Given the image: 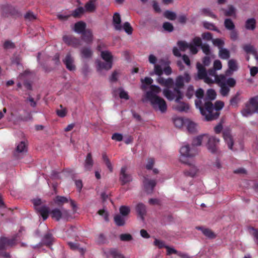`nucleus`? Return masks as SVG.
I'll return each mask as SVG.
<instances>
[{"label":"nucleus","instance_id":"c03bdc74","mask_svg":"<svg viewBox=\"0 0 258 258\" xmlns=\"http://www.w3.org/2000/svg\"><path fill=\"white\" fill-rule=\"evenodd\" d=\"M131 210L129 207L126 206H121L119 208V212L120 215L122 216H126L130 213Z\"/></svg>","mask_w":258,"mask_h":258},{"label":"nucleus","instance_id":"a18cd8bd","mask_svg":"<svg viewBox=\"0 0 258 258\" xmlns=\"http://www.w3.org/2000/svg\"><path fill=\"white\" fill-rule=\"evenodd\" d=\"M240 95V93L239 92H237L236 94L233 96L230 100V105L232 106H236L238 103L239 102L240 100L239 96Z\"/></svg>","mask_w":258,"mask_h":258},{"label":"nucleus","instance_id":"f3484780","mask_svg":"<svg viewBox=\"0 0 258 258\" xmlns=\"http://www.w3.org/2000/svg\"><path fill=\"white\" fill-rule=\"evenodd\" d=\"M97 0H88L84 7L85 12L92 13L95 11L96 9V2Z\"/></svg>","mask_w":258,"mask_h":258},{"label":"nucleus","instance_id":"052dcab7","mask_svg":"<svg viewBox=\"0 0 258 258\" xmlns=\"http://www.w3.org/2000/svg\"><path fill=\"white\" fill-rule=\"evenodd\" d=\"M195 93L194 88L192 85H189L186 91V96L188 98L190 99Z\"/></svg>","mask_w":258,"mask_h":258},{"label":"nucleus","instance_id":"6ab92c4d","mask_svg":"<svg viewBox=\"0 0 258 258\" xmlns=\"http://www.w3.org/2000/svg\"><path fill=\"white\" fill-rule=\"evenodd\" d=\"M216 70L213 69H209L207 72V75H208L210 76L214 77V82H215L217 83H219L221 81L225 79V77L223 75H221L218 76L217 75L216 72Z\"/></svg>","mask_w":258,"mask_h":258},{"label":"nucleus","instance_id":"ddd939ff","mask_svg":"<svg viewBox=\"0 0 258 258\" xmlns=\"http://www.w3.org/2000/svg\"><path fill=\"white\" fill-rule=\"evenodd\" d=\"M143 184L146 191L148 194H151L153 192L154 187L156 184L155 180L149 179L147 177H144Z\"/></svg>","mask_w":258,"mask_h":258},{"label":"nucleus","instance_id":"4be33fe9","mask_svg":"<svg viewBox=\"0 0 258 258\" xmlns=\"http://www.w3.org/2000/svg\"><path fill=\"white\" fill-rule=\"evenodd\" d=\"M157 82L162 86L169 87L173 84V80L171 78L164 79L161 76H159L157 79Z\"/></svg>","mask_w":258,"mask_h":258},{"label":"nucleus","instance_id":"9d476101","mask_svg":"<svg viewBox=\"0 0 258 258\" xmlns=\"http://www.w3.org/2000/svg\"><path fill=\"white\" fill-rule=\"evenodd\" d=\"M1 8L2 15L5 17H8L9 15L15 16L18 13L15 8L8 4L2 5Z\"/></svg>","mask_w":258,"mask_h":258},{"label":"nucleus","instance_id":"5fc2aeb1","mask_svg":"<svg viewBox=\"0 0 258 258\" xmlns=\"http://www.w3.org/2000/svg\"><path fill=\"white\" fill-rule=\"evenodd\" d=\"M173 123L175 126L178 128H180L185 123L183 118L181 117H177L174 119Z\"/></svg>","mask_w":258,"mask_h":258},{"label":"nucleus","instance_id":"2eb2a0df","mask_svg":"<svg viewBox=\"0 0 258 258\" xmlns=\"http://www.w3.org/2000/svg\"><path fill=\"white\" fill-rule=\"evenodd\" d=\"M63 62L65 64L67 69L69 71H73L76 70V66L74 64V59L70 53L66 55Z\"/></svg>","mask_w":258,"mask_h":258},{"label":"nucleus","instance_id":"423d86ee","mask_svg":"<svg viewBox=\"0 0 258 258\" xmlns=\"http://www.w3.org/2000/svg\"><path fill=\"white\" fill-rule=\"evenodd\" d=\"M197 68L198 70V74L195 76V80H204V82L207 84H211L214 83V80L210 78L207 75V72L206 68L200 62L197 63Z\"/></svg>","mask_w":258,"mask_h":258},{"label":"nucleus","instance_id":"338daca9","mask_svg":"<svg viewBox=\"0 0 258 258\" xmlns=\"http://www.w3.org/2000/svg\"><path fill=\"white\" fill-rule=\"evenodd\" d=\"M227 84V86L228 87H234L236 85V81L232 78H228L225 82H223Z\"/></svg>","mask_w":258,"mask_h":258},{"label":"nucleus","instance_id":"f03ea898","mask_svg":"<svg viewBox=\"0 0 258 258\" xmlns=\"http://www.w3.org/2000/svg\"><path fill=\"white\" fill-rule=\"evenodd\" d=\"M208 135H203L198 136L192 140L191 147L188 145H185L181 147L180 153L181 155L186 157H192L198 153L197 146H200L203 140H206Z\"/></svg>","mask_w":258,"mask_h":258},{"label":"nucleus","instance_id":"cd10ccee","mask_svg":"<svg viewBox=\"0 0 258 258\" xmlns=\"http://www.w3.org/2000/svg\"><path fill=\"white\" fill-rule=\"evenodd\" d=\"M108 256L112 258H125L124 255L118 250L112 249L109 250L108 253Z\"/></svg>","mask_w":258,"mask_h":258},{"label":"nucleus","instance_id":"f704fd0d","mask_svg":"<svg viewBox=\"0 0 258 258\" xmlns=\"http://www.w3.org/2000/svg\"><path fill=\"white\" fill-rule=\"evenodd\" d=\"M256 21L254 18L248 19L245 22V28L247 30H253L255 29Z\"/></svg>","mask_w":258,"mask_h":258},{"label":"nucleus","instance_id":"bb28decb","mask_svg":"<svg viewBox=\"0 0 258 258\" xmlns=\"http://www.w3.org/2000/svg\"><path fill=\"white\" fill-rule=\"evenodd\" d=\"M86 24L83 21H80L75 23L74 26L75 31L78 33H83L86 30Z\"/></svg>","mask_w":258,"mask_h":258},{"label":"nucleus","instance_id":"0e129e2a","mask_svg":"<svg viewBox=\"0 0 258 258\" xmlns=\"http://www.w3.org/2000/svg\"><path fill=\"white\" fill-rule=\"evenodd\" d=\"M203 52L207 55H209L211 52L210 46L208 44L204 43L201 46Z\"/></svg>","mask_w":258,"mask_h":258},{"label":"nucleus","instance_id":"0eeeda50","mask_svg":"<svg viewBox=\"0 0 258 258\" xmlns=\"http://www.w3.org/2000/svg\"><path fill=\"white\" fill-rule=\"evenodd\" d=\"M206 140L208 141L207 146L208 150L213 153H216L220 140L215 137H210L208 135V138H206Z\"/></svg>","mask_w":258,"mask_h":258},{"label":"nucleus","instance_id":"4c0bfd02","mask_svg":"<svg viewBox=\"0 0 258 258\" xmlns=\"http://www.w3.org/2000/svg\"><path fill=\"white\" fill-rule=\"evenodd\" d=\"M224 25L225 28L229 31L233 30V29H235V26L230 19H226L224 20Z\"/></svg>","mask_w":258,"mask_h":258},{"label":"nucleus","instance_id":"c9c22d12","mask_svg":"<svg viewBox=\"0 0 258 258\" xmlns=\"http://www.w3.org/2000/svg\"><path fill=\"white\" fill-rule=\"evenodd\" d=\"M120 215L117 214L114 217V221L116 225L122 226L125 224V219Z\"/></svg>","mask_w":258,"mask_h":258},{"label":"nucleus","instance_id":"20e7f679","mask_svg":"<svg viewBox=\"0 0 258 258\" xmlns=\"http://www.w3.org/2000/svg\"><path fill=\"white\" fill-rule=\"evenodd\" d=\"M241 113L244 116H248L254 113H258V96L251 98Z\"/></svg>","mask_w":258,"mask_h":258},{"label":"nucleus","instance_id":"3c124183","mask_svg":"<svg viewBox=\"0 0 258 258\" xmlns=\"http://www.w3.org/2000/svg\"><path fill=\"white\" fill-rule=\"evenodd\" d=\"M69 200L65 197L63 196H57L55 199V203L58 206L63 203H68Z\"/></svg>","mask_w":258,"mask_h":258},{"label":"nucleus","instance_id":"864d4df0","mask_svg":"<svg viewBox=\"0 0 258 258\" xmlns=\"http://www.w3.org/2000/svg\"><path fill=\"white\" fill-rule=\"evenodd\" d=\"M68 244L72 249L78 250L82 253V254H83L85 253V250L83 248L79 247V246L77 243L68 242Z\"/></svg>","mask_w":258,"mask_h":258},{"label":"nucleus","instance_id":"6e6552de","mask_svg":"<svg viewBox=\"0 0 258 258\" xmlns=\"http://www.w3.org/2000/svg\"><path fill=\"white\" fill-rule=\"evenodd\" d=\"M16 244V237L11 238L3 237L0 238V249H6Z\"/></svg>","mask_w":258,"mask_h":258},{"label":"nucleus","instance_id":"a878e982","mask_svg":"<svg viewBox=\"0 0 258 258\" xmlns=\"http://www.w3.org/2000/svg\"><path fill=\"white\" fill-rule=\"evenodd\" d=\"M97 71L100 72L102 70H109L112 66V63L109 62L97 61Z\"/></svg>","mask_w":258,"mask_h":258},{"label":"nucleus","instance_id":"412c9836","mask_svg":"<svg viewBox=\"0 0 258 258\" xmlns=\"http://www.w3.org/2000/svg\"><path fill=\"white\" fill-rule=\"evenodd\" d=\"M223 137L229 149L232 150L233 140L230 132L229 131H224L223 133Z\"/></svg>","mask_w":258,"mask_h":258},{"label":"nucleus","instance_id":"4468645a","mask_svg":"<svg viewBox=\"0 0 258 258\" xmlns=\"http://www.w3.org/2000/svg\"><path fill=\"white\" fill-rule=\"evenodd\" d=\"M27 151V145L26 143L24 141H21L17 146L14 154L16 157H19L26 153Z\"/></svg>","mask_w":258,"mask_h":258},{"label":"nucleus","instance_id":"ea45409f","mask_svg":"<svg viewBox=\"0 0 258 258\" xmlns=\"http://www.w3.org/2000/svg\"><path fill=\"white\" fill-rule=\"evenodd\" d=\"M201 14L205 16H208L213 19H217V16L215 15L209 8H204L201 10Z\"/></svg>","mask_w":258,"mask_h":258},{"label":"nucleus","instance_id":"473e14b6","mask_svg":"<svg viewBox=\"0 0 258 258\" xmlns=\"http://www.w3.org/2000/svg\"><path fill=\"white\" fill-rule=\"evenodd\" d=\"M221 11L224 12V15L227 17L235 16V9L232 5L228 6V10L221 9Z\"/></svg>","mask_w":258,"mask_h":258},{"label":"nucleus","instance_id":"e2e57ef3","mask_svg":"<svg viewBox=\"0 0 258 258\" xmlns=\"http://www.w3.org/2000/svg\"><path fill=\"white\" fill-rule=\"evenodd\" d=\"M164 96L169 100H172L174 98L173 93L168 89H165L163 91Z\"/></svg>","mask_w":258,"mask_h":258},{"label":"nucleus","instance_id":"5701e85b","mask_svg":"<svg viewBox=\"0 0 258 258\" xmlns=\"http://www.w3.org/2000/svg\"><path fill=\"white\" fill-rule=\"evenodd\" d=\"M81 56L83 58L89 59L92 57L93 51L90 47H83L81 50Z\"/></svg>","mask_w":258,"mask_h":258},{"label":"nucleus","instance_id":"58836bf2","mask_svg":"<svg viewBox=\"0 0 258 258\" xmlns=\"http://www.w3.org/2000/svg\"><path fill=\"white\" fill-rule=\"evenodd\" d=\"M61 210L58 208L54 209L50 212L52 218L56 221H59L61 219Z\"/></svg>","mask_w":258,"mask_h":258},{"label":"nucleus","instance_id":"b1692460","mask_svg":"<svg viewBox=\"0 0 258 258\" xmlns=\"http://www.w3.org/2000/svg\"><path fill=\"white\" fill-rule=\"evenodd\" d=\"M82 40L87 43H90L93 40V34L92 31L90 29H87L82 33Z\"/></svg>","mask_w":258,"mask_h":258},{"label":"nucleus","instance_id":"37998d69","mask_svg":"<svg viewBox=\"0 0 258 258\" xmlns=\"http://www.w3.org/2000/svg\"><path fill=\"white\" fill-rule=\"evenodd\" d=\"M248 230L250 234L253 236L255 242L258 245V229L250 227Z\"/></svg>","mask_w":258,"mask_h":258},{"label":"nucleus","instance_id":"e433bc0d","mask_svg":"<svg viewBox=\"0 0 258 258\" xmlns=\"http://www.w3.org/2000/svg\"><path fill=\"white\" fill-rule=\"evenodd\" d=\"M229 51L226 48H221L219 51V56L223 59H227L230 57Z\"/></svg>","mask_w":258,"mask_h":258},{"label":"nucleus","instance_id":"49530a36","mask_svg":"<svg viewBox=\"0 0 258 258\" xmlns=\"http://www.w3.org/2000/svg\"><path fill=\"white\" fill-rule=\"evenodd\" d=\"M164 16L170 20H174L176 18V14L169 10L164 12Z\"/></svg>","mask_w":258,"mask_h":258},{"label":"nucleus","instance_id":"1a4fd4ad","mask_svg":"<svg viewBox=\"0 0 258 258\" xmlns=\"http://www.w3.org/2000/svg\"><path fill=\"white\" fill-rule=\"evenodd\" d=\"M63 42L69 46L77 48L81 45L80 40L72 35H64Z\"/></svg>","mask_w":258,"mask_h":258},{"label":"nucleus","instance_id":"79ce46f5","mask_svg":"<svg viewBox=\"0 0 258 258\" xmlns=\"http://www.w3.org/2000/svg\"><path fill=\"white\" fill-rule=\"evenodd\" d=\"M242 48L246 53H251L252 54L253 53H255L256 51L254 47L251 44H245L242 46Z\"/></svg>","mask_w":258,"mask_h":258},{"label":"nucleus","instance_id":"a211bd4d","mask_svg":"<svg viewBox=\"0 0 258 258\" xmlns=\"http://www.w3.org/2000/svg\"><path fill=\"white\" fill-rule=\"evenodd\" d=\"M136 211L142 221L144 220V216L146 214V206L142 203H139L136 207Z\"/></svg>","mask_w":258,"mask_h":258},{"label":"nucleus","instance_id":"603ef678","mask_svg":"<svg viewBox=\"0 0 258 258\" xmlns=\"http://www.w3.org/2000/svg\"><path fill=\"white\" fill-rule=\"evenodd\" d=\"M203 26L206 29L218 31V28L213 23L208 22H204L203 23Z\"/></svg>","mask_w":258,"mask_h":258},{"label":"nucleus","instance_id":"774afa93","mask_svg":"<svg viewBox=\"0 0 258 258\" xmlns=\"http://www.w3.org/2000/svg\"><path fill=\"white\" fill-rule=\"evenodd\" d=\"M105 241L106 237L103 234L100 233L97 236L96 238V242L98 244H103L105 242Z\"/></svg>","mask_w":258,"mask_h":258},{"label":"nucleus","instance_id":"f257e3e1","mask_svg":"<svg viewBox=\"0 0 258 258\" xmlns=\"http://www.w3.org/2000/svg\"><path fill=\"white\" fill-rule=\"evenodd\" d=\"M201 101H196V106L199 108L201 113L207 121L217 119L219 116V110L224 106V103L222 101H216L215 106L210 101L205 102L204 106L201 105Z\"/></svg>","mask_w":258,"mask_h":258},{"label":"nucleus","instance_id":"aec40b11","mask_svg":"<svg viewBox=\"0 0 258 258\" xmlns=\"http://www.w3.org/2000/svg\"><path fill=\"white\" fill-rule=\"evenodd\" d=\"M223 137L229 149L232 150L233 140L230 132L229 131H224L223 133Z\"/></svg>","mask_w":258,"mask_h":258},{"label":"nucleus","instance_id":"7c9ffc66","mask_svg":"<svg viewBox=\"0 0 258 258\" xmlns=\"http://www.w3.org/2000/svg\"><path fill=\"white\" fill-rule=\"evenodd\" d=\"M220 84V93L223 96H227L230 92V89L228 86H227V84L225 83H223L222 81H221Z\"/></svg>","mask_w":258,"mask_h":258},{"label":"nucleus","instance_id":"09e8293b","mask_svg":"<svg viewBox=\"0 0 258 258\" xmlns=\"http://www.w3.org/2000/svg\"><path fill=\"white\" fill-rule=\"evenodd\" d=\"M122 28L127 34L131 35L132 34L133 29L130 23L127 22H125L122 27Z\"/></svg>","mask_w":258,"mask_h":258},{"label":"nucleus","instance_id":"39448f33","mask_svg":"<svg viewBox=\"0 0 258 258\" xmlns=\"http://www.w3.org/2000/svg\"><path fill=\"white\" fill-rule=\"evenodd\" d=\"M191 80V77L187 72H185L183 75L177 76L175 79V87L174 91L176 94L181 93L180 89L183 88L184 83H188Z\"/></svg>","mask_w":258,"mask_h":258},{"label":"nucleus","instance_id":"f8f14e48","mask_svg":"<svg viewBox=\"0 0 258 258\" xmlns=\"http://www.w3.org/2000/svg\"><path fill=\"white\" fill-rule=\"evenodd\" d=\"M53 240V238L52 234L49 233H47L44 235L42 240V242H40L39 244L33 246V248L34 249L39 248L42 245H45L47 246H49L52 244Z\"/></svg>","mask_w":258,"mask_h":258},{"label":"nucleus","instance_id":"2f4dec72","mask_svg":"<svg viewBox=\"0 0 258 258\" xmlns=\"http://www.w3.org/2000/svg\"><path fill=\"white\" fill-rule=\"evenodd\" d=\"M101 56L105 61L112 63L113 56L108 51H102L101 52Z\"/></svg>","mask_w":258,"mask_h":258},{"label":"nucleus","instance_id":"8fccbe9b","mask_svg":"<svg viewBox=\"0 0 258 258\" xmlns=\"http://www.w3.org/2000/svg\"><path fill=\"white\" fill-rule=\"evenodd\" d=\"M186 128L189 133H194L196 130V124L191 121H187Z\"/></svg>","mask_w":258,"mask_h":258},{"label":"nucleus","instance_id":"4d7b16f0","mask_svg":"<svg viewBox=\"0 0 258 258\" xmlns=\"http://www.w3.org/2000/svg\"><path fill=\"white\" fill-rule=\"evenodd\" d=\"M60 109H57L56 111V114L60 117H64L67 115V110L66 108H63L62 105H60Z\"/></svg>","mask_w":258,"mask_h":258},{"label":"nucleus","instance_id":"c85d7f7f","mask_svg":"<svg viewBox=\"0 0 258 258\" xmlns=\"http://www.w3.org/2000/svg\"><path fill=\"white\" fill-rule=\"evenodd\" d=\"M196 228L198 230H201L206 236L212 239L216 237L215 233L211 230L208 228H204L202 227H197Z\"/></svg>","mask_w":258,"mask_h":258},{"label":"nucleus","instance_id":"72a5a7b5","mask_svg":"<svg viewBox=\"0 0 258 258\" xmlns=\"http://www.w3.org/2000/svg\"><path fill=\"white\" fill-rule=\"evenodd\" d=\"M184 163H187V164L190 167V169L189 170H185L184 171V173L185 175L190 176L191 177L194 176L197 172V169L196 167L192 166L191 165V164H190L189 162H183Z\"/></svg>","mask_w":258,"mask_h":258},{"label":"nucleus","instance_id":"69168bd1","mask_svg":"<svg viewBox=\"0 0 258 258\" xmlns=\"http://www.w3.org/2000/svg\"><path fill=\"white\" fill-rule=\"evenodd\" d=\"M177 45L181 51H184L186 48H188L189 44L183 41H179Z\"/></svg>","mask_w":258,"mask_h":258},{"label":"nucleus","instance_id":"bf43d9fd","mask_svg":"<svg viewBox=\"0 0 258 258\" xmlns=\"http://www.w3.org/2000/svg\"><path fill=\"white\" fill-rule=\"evenodd\" d=\"M24 18L26 20L30 21H32L36 19V15H35L31 11L27 12L24 16Z\"/></svg>","mask_w":258,"mask_h":258},{"label":"nucleus","instance_id":"dca6fc26","mask_svg":"<svg viewBox=\"0 0 258 258\" xmlns=\"http://www.w3.org/2000/svg\"><path fill=\"white\" fill-rule=\"evenodd\" d=\"M112 23L114 29L117 31L122 30L121 25V18L119 13H115L113 16Z\"/></svg>","mask_w":258,"mask_h":258},{"label":"nucleus","instance_id":"9b49d317","mask_svg":"<svg viewBox=\"0 0 258 258\" xmlns=\"http://www.w3.org/2000/svg\"><path fill=\"white\" fill-rule=\"evenodd\" d=\"M119 180L122 185L125 184L132 181V177L127 172V168L125 166L121 168L120 172Z\"/></svg>","mask_w":258,"mask_h":258},{"label":"nucleus","instance_id":"6e6d98bb","mask_svg":"<svg viewBox=\"0 0 258 258\" xmlns=\"http://www.w3.org/2000/svg\"><path fill=\"white\" fill-rule=\"evenodd\" d=\"M213 43L214 45L217 46L219 50L223 48L224 45V42L223 40L220 38H216L213 40Z\"/></svg>","mask_w":258,"mask_h":258},{"label":"nucleus","instance_id":"393cba45","mask_svg":"<svg viewBox=\"0 0 258 258\" xmlns=\"http://www.w3.org/2000/svg\"><path fill=\"white\" fill-rule=\"evenodd\" d=\"M42 217L43 220H45L48 216L49 213V208L45 206H42L39 208H36V210Z\"/></svg>","mask_w":258,"mask_h":258},{"label":"nucleus","instance_id":"a19ab883","mask_svg":"<svg viewBox=\"0 0 258 258\" xmlns=\"http://www.w3.org/2000/svg\"><path fill=\"white\" fill-rule=\"evenodd\" d=\"M85 10L83 7H79L75 9L72 13V16L74 18H80L84 14Z\"/></svg>","mask_w":258,"mask_h":258},{"label":"nucleus","instance_id":"7ed1b4c3","mask_svg":"<svg viewBox=\"0 0 258 258\" xmlns=\"http://www.w3.org/2000/svg\"><path fill=\"white\" fill-rule=\"evenodd\" d=\"M146 98L150 102L151 105L155 110H158L162 113H164L167 110L166 103L162 98L158 96L151 92H147Z\"/></svg>","mask_w":258,"mask_h":258},{"label":"nucleus","instance_id":"c756f323","mask_svg":"<svg viewBox=\"0 0 258 258\" xmlns=\"http://www.w3.org/2000/svg\"><path fill=\"white\" fill-rule=\"evenodd\" d=\"M174 108L175 110L180 112H187L189 109V105L187 103L181 102H178Z\"/></svg>","mask_w":258,"mask_h":258},{"label":"nucleus","instance_id":"680f3d73","mask_svg":"<svg viewBox=\"0 0 258 258\" xmlns=\"http://www.w3.org/2000/svg\"><path fill=\"white\" fill-rule=\"evenodd\" d=\"M164 29L168 32H171L173 31L174 28L172 24L169 22H165L163 24Z\"/></svg>","mask_w":258,"mask_h":258},{"label":"nucleus","instance_id":"13d9d810","mask_svg":"<svg viewBox=\"0 0 258 258\" xmlns=\"http://www.w3.org/2000/svg\"><path fill=\"white\" fill-rule=\"evenodd\" d=\"M216 97V93L214 90L209 89L207 92V98L210 100H214Z\"/></svg>","mask_w":258,"mask_h":258},{"label":"nucleus","instance_id":"de8ad7c7","mask_svg":"<svg viewBox=\"0 0 258 258\" xmlns=\"http://www.w3.org/2000/svg\"><path fill=\"white\" fill-rule=\"evenodd\" d=\"M228 64L229 69L231 71H235L238 69L236 61L234 59H230L228 61Z\"/></svg>","mask_w":258,"mask_h":258}]
</instances>
